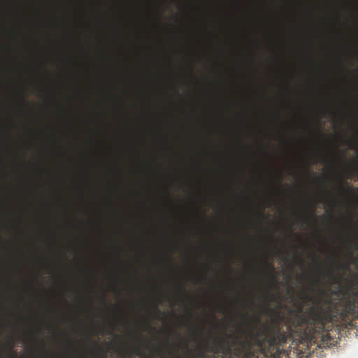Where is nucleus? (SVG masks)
I'll return each instance as SVG.
<instances>
[{"mask_svg":"<svg viewBox=\"0 0 358 358\" xmlns=\"http://www.w3.org/2000/svg\"><path fill=\"white\" fill-rule=\"evenodd\" d=\"M206 351L212 354L200 351L189 358H244V336L235 335L232 341L223 338L219 345L208 347Z\"/></svg>","mask_w":358,"mask_h":358,"instance_id":"1","label":"nucleus"},{"mask_svg":"<svg viewBox=\"0 0 358 358\" xmlns=\"http://www.w3.org/2000/svg\"><path fill=\"white\" fill-rule=\"evenodd\" d=\"M337 305L338 307L336 308V312L337 313H340L341 317L353 314L356 308V305L353 299H350L349 296H343L341 299V301L337 303Z\"/></svg>","mask_w":358,"mask_h":358,"instance_id":"2","label":"nucleus"},{"mask_svg":"<svg viewBox=\"0 0 358 358\" xmlns=\"http://www.w3.org/2000/svg\"><path fill=\"white\" fill-rule=\"evenodd\" d=\"M351 292H354V294L358 296V280L351 282L350 289L347 292V294L349 295Z\"/></svg>","mask_w":358,"mask_h":358,"instance_id":"3","label":"nucleus"},{"mask_svg":"<svg viewBox=\"0 0 358 358\" xmlns=\"http://www.w3.org/2000/svg\"><path fill=\"white\" fill-rule=\"evenodd\" d=\"M332 265L338 269H341V268H344L345 270L349 269V266L348 265L342 264L339 260H334L332 262Z\"/></svg>","mask_w":358,"mask_h":358,"instance_id":"4","label":"nucleus"},{"mask_svg":"<svg viewBox=\"0 0 358 358\" xmlns=\"http://www.w3.org/2000/svg\"><path fill=\"white\" fill-rule=\"evenodd\" d=\"M344 192H345V193H347V194H350V193H352V187H351V186H348V187H347V189H344Z\"/></svg>","mask_w":358,"mask_h":358,"instance_id":"5","label":"nucleus"},{"mask_svg":"<svg viewBox=\"0 0 358 358\" xmlns=\"http://www.w3.org/2000/svg\"><path fill=\"white\" fill-rule=\"evenodd\" d=\"M8 348L10 350H12L13 348V345L12 343L8 344Z\"/></svg>","mask_w":358,"mask_h":358,"instance_id":"6","label":"nucleus"},{"mask_svg":"<svg viewBox=\"0 0 358 358\" xmlns=\"http://www.w3.org/2000/svg\"><path fill=\"white\" fill-rule=\"evenodd\" d=\"M182 292L186 293V289L184 286L182 287Z\"/></svg>","mask_w":358,"mask_h":358,"instance_id":"7","label":"nucleus"},{"mask_svg":"<svg viewBox=\"0 0 358 358\" xmlns=\"http://www.w3.org/2000/svg\"><path fill=\"white\" fill-rule=\"evenodd\" d=\"M139 353H140V348H138L136 349V354H137V355H139Z\"/></svg>","mask_w":358,"mask_h":358,"instance_id":"8","label":"nucleus"},{"mask_svg":"<svg viewBox=\"0 0 358 358\" xmlns=\"http://www.w3.org/2000/svg\"><path fill=\"white\" fill-rule=\"evenodd\" d=\"M136 338L138 341H140V337L138 336H136Z\"/></svg>","mask_w":358,"mask_h":358,"instance_id":"9","label":"nucleus"},{"mask_svg":"<svg viewBox=\"0 0 358 358\" xmlns=\"http://www.w3.org/2000/svg\"><path fill=\"white\" fill-rule=\"evenodd\" d=\"M241 316H242V317H245V315H242Z\"/></svg>","mask_w":358,"mask_h":358,"instance_id":"10","label":"nucleus"},{"mask_svg":"<svg viewBox=\"0 0 358 358\" xmlns=\"http://www.w3.org/2000/svg\"><path fill=\"white\" fill-rule=\"evenodd\" d=\"M80 358H84L83 357H81Z\"/></svg>","mask_w":358,"mask_h":358,"instance_id":"11","label":"nucleus"}]
</instances>
